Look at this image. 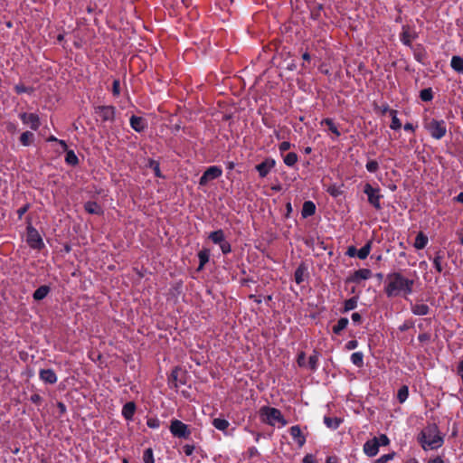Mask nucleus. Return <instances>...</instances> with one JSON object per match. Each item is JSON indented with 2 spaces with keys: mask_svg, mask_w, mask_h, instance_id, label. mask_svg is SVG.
I'll use <instances>...</instances> for the list:
<instances>
[{
  "mask_svg": "<svg viewBox=\"0 0 463 463\" xmlns=\"http://www.w3.org/2000/svg\"><path fill=\"white\" fill-rule=\"evenodd\" d=\"M395 452L386 453L374 461V463H386L389 460L393 459Z\"/></svg>",
  "mask_w": 463,
  "mask_h": 463,
  "instance_id": "8fccbe9b",
  "label": "nucleus"
},
{
  "mask_svg": "<svg viewBox=\"0 0 463 463\" xmlns=\"http://www.w3.org/2000/svg\"><path fill=\"white\" fill-rule=\"evenodd\" d=\"M49 287L48 286H41L40 288H38L34 293H33V298L35 300H42L43 299L47 294L49 293Z\"/></svg>",
  "mask_w": 463,
  "mask_h": 463,
  "instance_id": "ea45409f",
  "label": "nucleus"
},
{
  "mask_svg": "<svg viewBox=\"0 0 463 463\" xmlns=\"http://www.w3.org/2000/svg\"><path fill=\"white\" fill-rule=\"evenodd\" d=\"M372 250V241H367L359 250H356V256L360 260H365Z\"/></svg>",
  "mask_w": 463,
  "mask_h": 463,
  "instance_id": "f704fd0d",
  "label": "nucleus"
},
{
  "mask_svg": "<svg viewBox=\"0 0 463 463\" xmlns=\"http://www.w3.org/2000/svg\"><path fill=\"white\" fill-rule=\"evenodd\" d=\"M378 439L379 448L380 446H386L390 444V439L386 434H380Z\"/></svg>",
  "mask_w": 463,
  "mask_h": 463,
  "instance_id": "5fc2aeb1",
  "label": "nucleus"
},
{
  "mask_svg": "<svg viewBox=\"0 0 463 463\" xmlns=\"http://www.w3.org/2000/svg\"><path fill=\"white\" fill-rule=\"evenodd\" d=\"M419 441L424 450L437 449L444 443V438L438 431L436 425L429 426L425 430L421 431Z\"/></svg>",
  "mask_w": 463,
  "mask_h": 463,
  "instance_id": "f03ea898",
  "label": "nucleus"
},
{
  "mask_svg": "<svg viewBox=\"0 0 463 463\" xmlns=\"http://www.w3.org/2000/svg\"><path fill=\"white\" fill-rule=\"evenodd\" d=\"M429 243V237L423 232H419L414 239V248L418 250L425 248Z\"/></svg>",
  "mask_w": 463,
  "mask_h": 463,
  "instance_id": "b1692460",
  "label": "nucleus"
},
{
  "mask_svg": "<svg viewBox=\"0 0 463 463\" xmlns=\"http://www.w3.org/2000/svg\"><path fill=\"white\" fill-rule=\"evenodd\" d=\"M94 113L98 115L102 122H114L116 108L113 105L94 106Z\"/></svg>",
  "mask_w": 463,
  "mask_h": 463,
  "instance_id": "6e6552de",
  "label": "nucleus"
},
{
  "mask_svg": "<svg viewBox=\"0 0 463 463\" xmlns=\"http://www.w3.org/2000/svg\"><path fill=\"white\" fill-rule=\"evenodd\" d=\"M390 114L392 115V123L390 125V128L392 129H393V130L401 129L402 123H401L400 119L397 117V111L393 110V109H391L390 110Z\"/></svg>",
  "mask_w": 463,
  "mask_h": 463,
  "instance_id": "a19ab883",
  "label": "nucleus"
},
{
  "mask_svg": "<svg viewBox=\"0 0 463 463\" xmlns=\"http://www.w3.org/2000/svg\"><path fill=\"white\" fill-rule=\"evenodd\" d=\"M137 411V405L134 402H128L124 404L121 410V415L126 420H132Z\"/></svg>",
  "mask_w": 463,
  "mask_h": 463,
  "instance_id": "6ab92c4d",
  "label": "nucleus"
},
{
  "mask_svg": "<svg viewBox=\"0 0 463 463\" xmlns=\"http://www.w3.org/2000/svg\"><path fill=\"white\" fill-rule=\"evenodd\" d=\"M169 430L174 437L188 439L190 438L192 432L189 430L187 424L182 422V420L178 419H172L171 424L169 426Z\"/></svg>",
  "mask_w": 463,
  "mask_h": 463,
  "instance_id": "0eeeda50",
  "label": "nucleus"
},
{
  "mask_svg": "<svg viewBox=\"0 0 463 463\" xmlns=\"http://www.w3.org/2000/svg\"><path fill=\"white\" fill-rule=\"evenodd\" d=\"M428 463H444V459L440 457H436L435 458L429 459Z\"/></svg>",
  "mask_w": 463,
  "mask_h": 463,
  "instance_id": "774afa93",
  "label": "nucleus"
},
{
  "mask_svg": "<svg viewBox=\"0 0 463 463\" xmlns=\"http://www.w3.org/2000/svg\"><path fill=\"white\" fill-rule=\"evenodd\" d=\"M364 194L367 195V200L375 210H382L381 200L383 195L381 194V189L379 186L373 187L371 184H365L364 185Z\"/></svg>",
  "mask_w": 463,
  "mask_h": 463,
  "instance_id": "423d86ee",
  "label": "nucleus"
},
{
  "mask_svg": "<svg viewBox=\"0 0 463 463\" xmlns=\"http://www.w3.org/2000/svg\"><path fill=\"white\" fill-rule=\"evenodd\" d=\"M358 297H351L349 299L344 302L343 312H349L350 310L355 309L357 306Z\"/></svg>",
  "mask_w": 463,
  "mask_h": 463,
  "instance_id": "58836bf2",
  "label": "nucleus"
},
{
  "mask_svg": "<svg viewBox=\"0 0 463 463\" xmlns=\"http://www.w3.org/2000/svg\"><path fill=\"white\" fill-rule=\"evenodd\" d=\"M316 210L317 206L312 201L304 202L301 211L302 218H308V216H311L316 213Z\"/></svg>",
  "mask_w": 463,
  "mask_h": 463,
  "instance_id": "a878e982",
  "label": "nucleus"
},
{
  "mask_svg": "<svg viewBox=\"0 0 463 463\" xmlns=\"http://www.w3.org/2000/svg\"><path fill=\"white\" fill-rule=\"evenodd\" d=\"M276 160L273 157H266L264 161L255 165L260 178L267 177L269 171L275 168Z\"/></svg>",
  "mask_w": 463,
  "mask_h": 463,
  "instance_id": "9b49d317",
  "label": "nucleus"
},
{
  "mask_svg": "<svg viewBox=\"0 0 463 463\" xmlns=\"http://www.w3.org/2000/svg\"><path fill=\"white\" fill-rule=\"evenodd\" d=\"M416 38H418V33L415 31V28L411 27V25L408 24L402 26L400 41L403 45L411 48V46H413L412 42Z\"/></svg>",
  "mask_w": 463,
  "mask_h": 463,
  "instance_id": "1a4fd4ad",
  "label": "nucleus"
},
{
  "mask_svg": "<svg viewBox=\"0 0 463 463\" xmlns=\"http://www.w3.org/2000/svg\"><path fill=\"white\" fill-rule=\"evenodd\" d=\"M318 361H319V354L318 352L315 351L313 354H310L308 359V365L311 370L315 371L317 370L318 366Z\"/></svg>",
  "mask_w": 463,
  "mask_h": 463,
  "instance_id": "a18cd8bd",
  "label": "nucleus"
},
{
  "mask_svg": "<svg viewBox=\"0 0 463 463\" xmlns=\"http://www.w3.org/2000/svg\"><path fill=\"white\" fill-rule=\"evenodd\" d=\"M183 450L187 457H190L194 452L195 447L194 444H185L183 446Z\"/></svg>",
  "mask_w": 463,
  "mask_h": 463,
  "instance_id": "6e6d98bb",
  "label": "nucleus"
},
{
  "mask_svg": "<svg viewBox=\"0 0 463 463\" xmlns=\"http://www.w3.org/2000/svg\"><path fill=\"white\" fill-rule=\"evenodd\" d=\"M327 193L332 195V196H338L341 194V192H340V189L338 187H336L335 185V186H330L327 188Z\"/></svg>",
  "mask_w": 463,
  "mask_h": 463,
  "instance_id": "4d7b16f0",
  "label": "nucleus"
},
{
  "mask_svg": "<svg viewBox=\"0 0 463 463\" xmlns=\"http://www.w3.org/2000/svg\"><path fill=\"white\" fill-rule=\"evenodd\" d=\"M415 280L402 275L401 271L389 272L386 276L384 292L388 298L407 297L413 293Z\"/></svg>",
  "mask_w": 463,
  "mask_h": 463,
  "instance_id": "f257e3e1",
  "label": "nucleus"
},
{
  "mask_svg": "<svg viewBox=\"0 0 463 463\" xmlns=\"http://www.w3.org/2000/svg\"><path fill=\"white\" fill-rule=\"evenodd\" d=\"M324 423L326 424V426L327 428L335 430L343 423V419L338 418V417L333 418V417H329V416H325Z\"/></svg>",
  "mask_w": 463,
  "mask_h": 463,
  "instance_id": "c756f323",
  "label": "nucleus"
},
{
  "mask_svg": "<svg viewBox=\"0 0 463 463\" xmlns=\"http://www.w3.org/2000/svg\"><path fill=\"white\" fill-rule=\"evenodd\" d=\"M304 463H315V459L312 454H306L303 458Z\"/></svg>",
  "mask_w": 463,
  "mask_h": 463,
  "instance_id": "69168bd1",
  "label": "nucleus"
},
{
  "mask_svg": "<svg viewBox=\"0 0 463 463\" xmlns=\"http://www.w3.org/2000/svg\"><path fill=\"white\" fill-rule=\"evenodd\" d=\"M84 209L87 213H91V214L101 215L104 213L101 205H99V203L93 202V201L86 202L84 204Z\"/></svg>",
  "mask_w": 463,
  "mask_h": 463,
  "instance_id": "5701e85b",
  "label": "nucleus"
},
{
  "mask_svg": "<svg viewBox=\"0 0 463 463\" xmlns=\"http://www.w3.org/2000/svg\"><path fill=\"white\" fill-rule=\"evenodd\" d=\"M146 167L153 170L155 176H156L158 178H165V176L163 175V174L160 170L158 161H156L154 159H148Z\"/></svg>",
  "mask_w": 463,
  "mask_h": 463,
  "instance_id": "e433bc0d",
  "label": "nucleus"
},
{
  "mask_svg": "<svg viewBox=\"0 0 463 463\" xmlns=\"http://www.w3.org/2000/svg\"><path fill=\"white\" fill-rule=\"evenodd\" d=\"M372 278V269H356L352 276L347 279V281L352 283H360L362 279H368Z\"/></svg>",
  "mask_w": 463,
  "mask_h": 463,
  "instance_id": "4468645a",
  "label": "nucleus"
},
{
  "mask_svg": "<svg viewBox=\"0 0 463 463\" xmlns=\"http://www.w3.org/2000/svg\"><path fill=\"white\" fill-rule=\"evenodd\" d=\"M418 339L421 343L430 342V333H422L418 335Z\"/></svg>",
  "mask_w": 463,
  "mask_h": 463,
  "instance_id": "bf43d9fd",
  "label": "nucleus"
},
{
  "mask_svg": "<svg viewBox=\"0 0 463 463\" xmlns=\"http://www.w3.org/2000/svg\"><path fill=\"white\" fill-rule=\"evenodd\" d=\"M213 425L220 431L225 432L230 426V422L223 418H215L213 420Z\"/></svg>",
  "mask_w": 463,
  "mask_h": 463,
  "instance_id": "c9c22d12",
  "label": "nucleus"
},
{
  "mask_svg": "<svg viewBox=\"0 0 463 463\" xmlns=\"http://www.w3.org/2000/svg\"><path fill=\"white\" fill-rule=\"evenodd\" d=\"M112 93L115 97H118L121 93L120 80L118 79L114 80L112 84Z\"/></svg>",
  "mask_w": 463,
  "mask_h": 463,
  "instance_id": "603ef678",
  "label": "nucleus"
},
{
  "mask_svg": "<svg viewBox=\"0 0 463 463\" xmlns=\"http://www.w3.org/2000/svg\"><path fill=\"white\" fill-rule=\"evenodd\" d=\"M298 155L294 152L282 155V161L288 167H294L298 162Z\"/></svg>",
  "mask_w": 463,
  "mask_h": 463,
  "instance_id": "2f4dec72",
  "label": "nucleus"
},
{
  "mask_svg": "<svg viewBox=\"0 0 463 463\" xmlns=\"http://www.w3.org/2000/svg\"><path fill=\"white\" fill-rule=\"evenodd\" d=\"M349 325V319L347 317H341L336 325L333 326V333L336 335H340L345 328Z\"/></svg>",
  "mask_w": 463,
  "mask_h": 463,
  "instance_id": "473e14b6",
  "label": "nucleus"
},
{
  "mask_svg": "<svg viewBox=\"0 0 463 463\" xmlns=\"http://www.w3.org/2000/svg\"><path fill=\"white\" fill-rule=\"evenodd\" d=\"M298 365L302 367L305 364V352H300L297 358Z\"/></svg>",
  "mask_w": 463,
  "mask_h": 463,
  "instance_id": "680f3d73",
  "label": "nucleus"
},
{
  "mask_svg": "<svg viewBox=\"0 0 463 463\" xmlns=\"http://www.w3.org/2000/svg\"><path fill=\"white\" fill-rule=\"evenodd\" d=\"M146 425L152 429H157L160 426V420L158 418H150L147 420Z\"/></svg>",
  "mask_w": 463,
  "mask_h": 463,
  "instance_id": "864d4df0",
  "label": "nucleus"
},
{
  "mask_svg": "<svg viewBox=\"0 0 463 463\" xmlns=\"http://www.w3.org/2000/svg\"><path fill=\"white\" fill-rule=\"evenodd\" d=\"M199 265L197 270L203 269L204 266L207 262H209L211 258V250L209 248H203L202 250L198 252Z\"/></svg>",
  "mask_w": 463,
  "mask_h": 463,
  "instance_id": "4be33fe9",
  "label": "nucleus"
},
{
  "mask_svg": "<svg viewBox=\"0 0 463 463\" xmlns=\"http://www.w3.org/2000/svg\"><path fill=\"white\" fill-rule=\"evenodd\" d=\"M21 119L24 124L28 125L32 129L36 130L40 126L39 117L34 113H23Z\"/></svg>",
  "mask_w": 463,
  "mask_h": 463,
  "instance_id": "f3484780",
  "label": "nucleus"
},
{
  "mask_svg": "<svg viewBox=\"0 0 463 463\" xmlns=\"http://www.w3.org/2000/svg\"><path fill=\"white\" fill-rule=\"evenodd\" d=\"M350 360L356 367H364V354L363 352H354L351 354Z\"/></svg>",
  "mask_w": 463,
  "mask_h": 463,
  "instance_id": "72a5a7b5",
  "label": "nucleus"
},
{
  "mask_svg": "<svg viewBox=\"0 0 463 463\" xmlns=\"http://www.w3.org/2000/svg\"><path fill=\"white\" fill-rule=\"evenodd\" d=\"M379 452V439L377 437H373L371 439L364 443V453L368 457H375Z\"/></svg>",
  "mask_w": 463,
  "mask_h": 463,
  "instance_id": "ddd939ff",
  "label": "nucleus"
},
{
  "mask_svg": "<svg viewBox=\"0 0 463 463\" xmlns=\"http://www.w3.org/2000/svg\"><path fill=\"white\" fill-rule=\"evenodd\" d=\"M129 126L137 132H143L147 128V122L141 116L132 115L129 118Z\"/></svg>",
  "mask_w": 463,
  "mask_h": 463,
  "instance_id": "dca6fc26",
  "label": "nucleus"
},
{
  "mask_svg": "<svg viewBox=\"0 0 463 463\" xmlns=\"http://www.w3.org/2000/svg\"><path fill=\"white\" fill-rule=\"evenodd\" d=\"M167 383L172 390L177 391L179 385L187 383V371L182 369L180 366L174 367L171 374L167 378Z\"/></svg>",
  "mask_w": 463,
  "mask_h": 463,
  "instance_id": "39448f33",
  "label": "nucleus"
},
{
  "mask_svg": "<svg viewBox=\"0 0 463 463\" xmlns=\"http://www.w3.org/2000/svg\"><path fill=\"white\" fill-rule=\"evenodd\" d=\"M412 50L414 59L416 61L426 64L428 59V52L422 44H415L411 48Z\"/></svg>",
  "mask_w": 463,
  "mask_h": 463,
  "instance_id": "2eb2a0df",
  "label": "nucleus"
},
{
  "mask_svg": "<svg viewBox=\"0 0 463 463\" xmlns=\"http://www.w3.org/2000/svg\"><path fill=\"white\" fill-rule=\"evenodd\" d=\"M412 322L405 321L404 324L401 325L399 327L400 332H406L409 328L412 327Z\"/></svg>",
  "mask_w": 463,
  "mask_h": 463,
  "instance_id": "e2e57ef3",
  "label": "nucleus"
},
{
  "mask_svg": "<svg viewBox=\"0 0 463 463\" xmlns=\"http://www.w3.org/2000/svg\"><path fill=\"white\" fill-rule=\"evenodd\" d=\"M351 318L355 323H360L362 321V316L358 312H354L351 316Z\"/></svg>",
  "mask_w": 463,
  "mask_h": 463,
  "instance_id": "0e129e2a",
  "label": "nucleus"
},
{
  "mask_svg": "<svg viewBox=\"0 0 463 463\" xmlns=\"http://www.w3.org/2000/svg\"><path fill=\"white\" fill-rule=\"evenodd\" d=\"M365 168L368 172L375 173L379 169V162L376 160H369L365 165Z\"/></svg>",
  "mask_w": 463,
  "mask_h": 463,
  "instance_id": "de8ad7c7",
  "label": "nucleus"
},
{
  "mask_svg": "<svg viewBox=\"0 0 463 463\" xmlns=\"http://www.w3.org/2000/svg\"><path fill=\"white\" fill-rule=\"evenodd\" d=\"M358 345L357 340H351L345 344V349L347 350H354Z\"/></svg>",
  "mask_w": 463,
  "mask_h": 463,
  "instance_id": "052dcab7",
  "label": "nucleus"
},
{
  "mask_svg": "<svg viewBox=\"0 0 463 463\" xmlns=\"http://www.w3.org/2000/svg\"><path fill=\"white\" fill-rule=\"evenodd\" d=\"M40 378L49 383H53L56 382L57 377L55 373L51 369H43L40 372Z\"/></svg>",
  "mask_w": 463,
  "mask_h": 463,
  "instance_id": "cd10ccee",
  "label": "nucleus"
},
{
  "mask_svg": "<svg viewBox=\"0 0 463 463\" xmlns=\"http://www.w3.org/2000/svg\"><path fill=\"white\" fill-rule=\"evenodd\" d=\"M423 128L429 131L431 137L441 139L446 136L447 124L443 119L424 118Z\"/></svg>",
  "mask_w": 463,
  "mask_h": 463,
  "instance_id": "20e7f679",
  "label": "nucleus"
},
{
  "mask_svg": "<svg viewBox=\"0 0 463 463\" xmlns=\"http://www.w3.org/2000/svg\"><path fill=\"white\" fill-rule=\"evenodd\" d=\"M458 373L460 376L463 384V360H461L458 364Z\"/></svg>",
  "mask_w": 463,
  "mask_h": 463,
  "instance_id": "338daca9",
  "label": "nucleus"
},
{
  "mask_svg": "<svg viewBox=\"0 0 463 463\" xmlns=\"http://www.w3.org/2000/svg\"><path fill=\"white\" fill-rule=\"evenodd\" d=\"M320 124L326 125L327 129L334 134L335 138L341 137V131L338 129V127L333 118H325L320 121Z\"/></svg>",
  "mask_w": 463,
  "mask_h": 463,
  "instance_id": "393cba45",
  "label": "nucleus"
},
{
  "mask_svg": "<svg viewBox=\"0 0 463 463\" xmlns=\"http://www.w3.org/2000/svg\"><path fill=\"white\" fill-rule=\"evenodd\" d=\"M349 258H355L357 256V248L355 246H349L346 251Z\"/></svg>",
  "mask_w": 463,
  "mask_h": 463,
  "instance_id": "13d9d810",
  "label": "nucleus"
},
{
  "mask_svg": "<svg viewBox=\"0 0 463 463\" xmlns=\"http://www.w3.org/2000/svg\"><path fill=\"white\" fill-rule=\"evenodd\" d=\"M292 146L293 145L290 143V141H282L281 144L279 145V150L280 155L283 156L284 153L288 151V149H290Z\"/></svg>",
  "mask_w": 463,
  "mask_h": 463,
  "instance_id": "09e8293b",
  "label": "nucleus"
},
{
  "mask_svg": "<svg viewBox=\"0 0 463 463\" xmlns=\"http://www.w3.org/2000/svg\"><path fill=\"white\" fill-rule=\"evenodd\" d=\"M260 416L262 423L269 426H275L276 422L281 426L288 425V420L283 416L280 410L269 406H262L260 408Z\"/></svg>",
  "mask_w": 463,
  "mask_h": 463,
  "instance_id": "7ed1b4c3",
  "label": "nucleus"
},
{
  "mask_svg": "<svg viewBox=\"0 0 463 463\" xmlns=\"http://www.w3.org/2000/svg\"><path fill=\"white\" fill-rule=\"evenodd\" d=\"M223 171L219 166H210L205 170L201 178L199 179V184L204 186L209 181L218 179L222 176Z\"/></svg>",
  "mask_w": 463,
  "mask_h": 463,
  "instance_id": "9d476101",
  "label": "nucleus"
},
{
  "mask_svg": "<svg viewBox=\"0 0 463 463\" xmlns=\"http://www.w3.org/2000/svg\"><path fill=\"white\" fill-rule=\"evenodd\" d=\"M433 97V90L431 88L422 89L420 92V98L424 102H430Z\"/></svg>",
  "mask_w": 463,
  "mask_h": 463,
  "instance_id": "37998d69",
  "label": "nucleus"
},
{
  "mask_svg": "<svg viewBox=\"0 0 463 463\" xmlns=\"http://www.w3.org/2000/svg\"><path fill=\"white\" fill-rule=\"evenodd\" d=\"M219 246L221 248L222 252L224 254L231 253L232 250L231 243L227 241L226 239H224L223 241Z\"/></svg>",
  "mask_w": 463,
  "mask_h": 463,
  "instance_id": "3c124183",
  "label": "nucleus"
},
{
  "mask_svg": "<svg viewBox=\"0 0 463 463\" xmlns=\"http://www.w3.org/2000/svg\"><path fill=\"white\" fill-rule=\"evenodd\" d=\"M305 263H300L294 272V279L298 285H300L304 281V276L307 271Z\"/></svg>",
  "mask_w": 463,
  "mask_h": 463,
  "instance_id": "7c9ffc66",
  "label": "nucleus"
},
{
  "mask_svg": "<svg viewBox=\"0 0 463 463\" xmlns=\"http://www.w3.org/2000/svg\"><path fill=\"white\" fill-rule=\"evenodd\" d=\"M27 241L34 249L40 248L42 244V239L34 229L28 230Z\"/></svg>",
  "mask_w": 463,
  "mask_h": 463,
  "instance_id": "412c9836",
  "label": "nucleus"
},
{
  "mask_svg": "<svg viewBox=\"0 0 463 463\" xmlns=\"http://www.w3.org/2000/svg\"><path fill=\"white\" fill-rule=\"evenodd\" d=\"M411 310L414 314V316H427L430 312V307L427 304L424 303H411Z\"/></svg>",
  "mask_w": 463,
  "mask_h": 463,
  "instance_id": "aec40b11",
  "label": "nucleus"
},
{
  "mask_svg": "<svg viewBox=\"0 0 463 463\" xmlns=\"http://www.w3.org/2000/svg\"><path fill=\"white\" fill-rule=\"evenodd\" d=\"M209 239L213 243L221 245L225 239L224 231L222 229H218L216 231L211 232L209 234Z\"/></svg>",
  "mask_w": 463,
  "mask_h": 463,
  "instance_id": "bb28decb",
  "label": "nucleus"
},
{
  "mask_svg": "<svg viewBox=\"0 0 463 463\" xmlns=\"http://www.w3.org/2000/svg\"><path fill=\"white\" fill-rule=\"evenodd\" d=\"M60 146L63 148V152H65L64 161L66 164L70 165L71 167H75V165H79V156L72 150H68V146L64 140L60 139Z\"/></svg>",
  "mask_w": 463,
  "mask_h": 463,
  "instance_id": "f8f14e48",
  "label": "nucleus"
},
{
  "mask_svg": "<svg viewBox=\"0 0 463 463\" xmlns=\"http://www.w3.org/2000/svg\"><path fill=\"white\" fill-rule=\"evenodd\" d=\"M33 137H34V135L33 133L30 132V131H25L24 132L21 137H20V142L24 145V146H29L33 143Z\"/></svg>",
  "mask_w": 463,
  "mask_h": 463,
  "instance_id": "c03bdc74",
  "label": "nucleus"
},
{
  "mask_svg": "<svg viewBox=\"0 0 463 463\" xmlns=\"http://www.w3.org/2000/svg\"><path fill=\"white\" fill-rule=\"evenodd\" d=\"M289 434L292 439L297 442L299 448H302L306 442V437L301 431V429L298 425L291 426L289 429Z\"/></svg>",
  "mask_w": 463,
  "mask_h": 463,
  "instance_id": "a211bd4d",
  "label": "nucleus"
},
{
  "mask_svg": "<svg viewBox=\"0 0 463 463\" xmlns=\"http://www.w3.org/2000/svg\"><path fill=\"white\" fill-rule=\"evenodd\" d=\"M409 395V390L407 385H402L400 387L398 393H397V399L400 403L404 402L408 400Z\"/></svg>",
  "mask_w": 463,
  "mask_h": 463,
  "instance_id": "79ce46f5",
  "label": "nucleus"
},
{
  "mask_svg": "<svg viewBox=\"0 0 463 463\" xmlns=\"http://www.w3.org/2000/svg\"><path fill=\"white\" fill-rule=\"evenodd\" d=\"M451 68L456 72L463 74V57L460 55H453L450 62Z\"/></svg>",
  "mask_w": 463,
  "mask_h": 463,
  "instance_id": "c85d7f7f",
  "label": "nucleus"
},
{
  "mask_svg": "<svg viewBox=\"0 0 463 463\" xmlns=\"http://www.w3.org/2000/svg\"><path fill=\"white\" fill-rule=\"evenodd\" d=\"M144 463H155L154 453L152 449H146L143 452Z\"/></svg>",
  "mask_w": 463,
  "mask_h": 463,
  "instance_id": "49530a36",
  "label": "nucleus"
},
{
  "mask_svg": "<svg viewBox=\"0 0 463 463\" xmlns=\"http://www.w3.org/2000/svg\"><path fill=\"white\" fill-rule=\"evenodd\" d=\"M444 255L440 250L436 252V256L433 259V266L436 269V271L442 272L444 269L443 267Z\"/></svg>",
  "mask_w": 463,
  "mask_h": 463,
  "instance_id": "4c0bfd02",
  "label": "nucleus"
}]
</instances>
